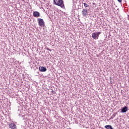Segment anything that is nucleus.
I'll list each match as a JSON object with an SVG mask.
<instances>
[{"label": "nucleus", "mask_w": 129, "mask_h": 129, "mask_svg": "<svg viewBox=\"0 0 129 129\" xmlns=\"http://www.w3.org/2000/svg\"><path fill=\"white\" fill-rule=\"evenodd\" d=\"M53 2L54 5L60 7L62 9H64V8H65V6H64V3H63V0H53Z\"/></svg>", "instance_id": "f257e3e1"}, {"label": "nucleus", "mask_w": 129, "mask_h": 129, "mask_svg": "<svg viewBox=\"0 0 129 129\" xmlns=\"http://www.w3.org/2000/svg\"><path fill=\"white\" fill-rule=\"evenodd\" d=\"M101 34V32L93 33L92 34V38L94 39V40H98V38L99 37V35Z\"/></svg>", "instance_id": "f03ea898"}, {"label": "nucleus", "mask_w": 129, "mask_h": 129, "mask_svg": "<svg viewBox=\"0 0 129 129\" xmlns=\"http://www.w3.org/2000/svg\"><path fill=\"white\" fill-rule=\"evenodd\" d=\"M38 25L40 27H44L45 26V23H44V20L42 19L38 18Z\"/></svg>", "instance_id": "7ed1b4c3"}, {"label": "nucleus", "mask_w": 129, "mask_h": 129, "mask_svg": "<svg viewBox=\"0 0 129 129\" xmlns=\"http://www.w3.org/2000/svg\"><path fill=\"white\" fill-rule=\"evenodd\" d=\"M82 15L84 16V17H86L87 15H88V10L87 9H83L82 11Z\"/></svg>", "instance_id": "20e7f679"}, {"label": "nucleus", "mask_w": 129, "mask_h": 129, "mask_svg": "<svg viewBox=\"0 0 129 129\" xmlns=\"http://www.w3.org/2000/svg\"><path fill=\"white\" fill-rule=\"evenodd\" d=\"M33 15L34 17H40V13L38 11H34Z\"/></svg>", "instance_id": "39448f33"}, {"label": "nucleus", "mask_w": 129, "mask_h": 129, "mask_svg": "<svg viewBox=\"0 0 129 129\" xmlns=\"http://www.w3.org/2000/svg\"><path fill=\"white\" fill-rule=\"evenodd\" d=\"M39 70L41 72H46V71H47V69L44 67H40Z\"/></svg>", "instance_id": "423d86ee"}, {"label": "nucleus", "mask_w": 129, "mask_h": 129, "mask_svg": "<svg viewBox=\"0 0 129 129\" xmlns=\"http://www.w3.org/2000/svg\"><path fill=\"white\" fill-rule=\"evenodd\" d=\"M9 126H10V128H12V129L16 128V124L14 123H11L9 124Z\"/></svg>", "instance_id": "0eeeda50"}, {"label": "nucleus", "mask_w": 129, "mask_h": 129, "mask_svg": "<svg viewBox=\"0 0 129 129\" xmlns=\"http://www.w3.org/2000/svg\"><path fill=\"white\" fill-rule=\"evenodd\" d=\"M126 111H127V107L125 106L122 108L121 112L124 113V112H126Z\"/></svg>", "instance_id": "6e6552de"}, {"label": "nucleus", "mask_w": 129, "mask_h": 129, "mask_svg": "<svg viewBox=\"0 0 129 129\" xmlns=\"http://www.w3.org/2000/svg\"><path fill=\"white\" fill-rule=\"evenodd\" d=\"M84 5L85 8H89V5H88L86 3H84Z\"/></svg>", "instance_id": "1a4fd4ad"}, {"label": "nucleus", "mask_w": 129, "mask_h": 129, "mask_svg": "<svg viewBox=\"0 0 129 129\" xmlns=\"http://www.w3.org/2000/svg\"><path fill=\"white\" fill-rule=\"evenodd\" d=\"M119 3H121V0H117Z\"/></svg>", "instance_id": "9d476101"}]
</instances>
